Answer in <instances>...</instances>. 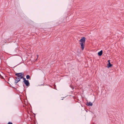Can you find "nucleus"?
<instances>
[{"label":"nucleus","mask_w":124,"mask_h":124,"mask_svg":"<svg viewBox=\"0 0 124 124\" xmlns=\"http://www.w3.org/2000/svg\"><path fill=\"white\" fill-rule=\"evenodd\" d=\"M24 76V75H23V76L22 77V78H21V79H23V82L27 80H26V78H25L24 77H23Z\"/></svg>","instance_id":"1a4fd4ad"},{"label":"nucleus","mask_w":124,"mask_h":124,"mask_svg":"<svg viewBox=\"0 0 124 124\" xmlns=\"http://www.w3.org/2000/svg\"><path fill=\"white\" fill-rule=\"evenodd\" d=\"M113 66V65L112 64H111L110 62H109L107 64V67L108 68H109V67H111Z\"/></svg>","instance_id":"423d86ee"},{"label":"nucleus","mask_w":124,"mask_h":124,"mask_svg":"<svg viewBox=\"0 0 124 124\" xmlns=\"http://www.w3.org/2000/svg\"><path fill=\"white\" fill-rule=\"evenodd\" d=\"M108 62H110V60H109L108 61Z\"/></svg>","instance_id":"f8f14e48"},{"label":"nucleus","mask_w":124,"mask_h":124,"mask_svg":"<svg viewBox=\"0 0 124 124\" xmlns=\"http://www.w3.org/2000/svg\"><path fill=\"white\" fill-rule=\"evenodd\" d=\"M8 124H13L12 123L10 122H9Z\"/></svg>","instance_id":"9b49d317"},{"label":"nucleus","mask_w":124,"mask_h":124,"mask_svg":"<svg viewBox=\"0 0 124 124\" xmlns=\"http://www.w3.org/2000/svg\"><path fill=\"white\" fill-rule=\"evenodd\" d=\"M17 76L18 78H21L23 75H24V74L23 72H21L19 73H16L15 74Z\"/></svg>","instance_id":"f257e3e1"},{"label":"nucleus","mask_w":124,"mask_h":124,"mask_svg":"<svg viewBox=\"0 0 124 124\" xmlns=\"http://www.w3.org/2000/svg\"><path fill=\"white\" fill-rule=\"evenodd\" d=\"M63 100V99H62V100Z\"/></svg>","instance_id":"ddd939ff"},{"label":"nucleus","mask_w":124,"mask_h":124,"mask_svg":"<svg viewBox=\"0 0 124 124\" xmlns=\"http://www.w3.org/2000/svg\"><path fill=\"white\" fill-rule=\"evenodd\" d=\"M86 38L85 37H83L82 38L79 40L80 43H85V41Z\"/></svg>","instance_id":"f03ea898"},{"label":"nucleus","mask_w":124,"mask_h":124,"mask_svg":"<svg viewBox=\"0 0 124 124\" xmlns=\"http://www.w3.org/2000/svg\"><path fill=\"white\" fill-rule=\"evenodd\" d=\"M23 82L27 86H29L30 85V83L28 80H27Z\"/></svg>","instance_id":"39448f33"},{"label":"nucleus","mask_w":124,"mask_h":124,"mask_svg":"<svg viewBox=\"0 0 124 124\" xmlns=\"http://www.w3.org/2000/svg\"><path fill=\"white\" fill-rule=\"evenodd\" d=\"M98 54L99 56H101L102 54V50H101L98 53Z\"/></svg>","instance_id":"0eeeda50"},{"label":"nucleus","mask_w":124,"mask_h":124,"mask_svg":"<svg viewBox=\"0 0 124 124\" xmlns=\"http://www.w3.org/2000/svg\"><path fill=\"white\" fill-rule=\"evenodd\" d=\"M26 78L27 79H29L30 78V76L29 75H27L26 76Z\"/></svg>","instance_id":"9d476101"},{"label":"nucleus","mask_w":124,"mask_h":124,"mask_svg":"<svg viewBox=\"0 0 124 124\" xmlns=\"http://www.w3.org/2000/svg\"><path fill=\"white\" fill-rule=\"evenodd\" d=\"M80 44L81 45V49L83 50H84L85 47V43H80Z\"/></svg>","instance_id":"7ed1b4c3"},{"label":"nucleus","mask_w":124,"mask_h":124,"mask_svg":"<svg viewBox=\"0 0 124 124\" xmlns=\"http://www.w3.org/2000/svg\"><path fill=\"white\" fill-rule=\"evenodd\" d=\"M86 105L88 106H92L93 105V104L91 102H88L86 104Z\"/></svg>","instance_id":"6e6552de"},{"label":"nucleus","mask_w":124,"mask_h":124,"mask_svg":"<svg viewBox=\"0 0 124 124\" xmlns=\"http://www.w3.org/2000/svg\"><path fill=\"white\" fill-rule=\"evenodd\" d=\"M15 78H16L15 79V83L16 84L17 83L20 81L21 78L17 77H15Z\"/></svg>","instance_id":"20e7f679"}]
</instances>
